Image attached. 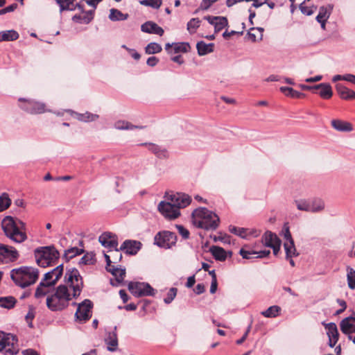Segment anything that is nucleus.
Instances as JSON below:
<instances>
[{"mask_svg": "<svg viewBox=\"0 0 355 355\" xmlns=\"http://www.w3.org/2000/svg\"><path fill=\"white\" fill-rule=\"evenodd\" d=\"M64 284L53 286L46 295V306L52 311H62L68 306L72 298L80 295L83 288V278L79 271L75 268H68L64 275Z\"/></svg>", "mask_w": 355, "mask_h": 355, "instance_id": "nucleus-1", "label": "nucleus"}, {"mask_svg": "<svg viewBox=\"0 0 355 355\" xmlns=\"http://www.w3.org/2000/svg\"><path fill=\"white\" fill-rule=\"evenodd\" d=\"M194 226L205 230H215L219 225V216L205 207L196 209L191 215Z\"/></svg>", "mask_w": 355, "mask_h": 355, "instance_id": "nucleus-2", "label": "nucleus"}, {"mask_svg": "<svg viewBox=\"0 0 355 355\" xmlns=\"http://www.w3.org/2000/svg\"><path fill=\"white\" fill-rule=\"evenodd\" d=\"M1 227L6 236L15 243H22L27 239L26 225L21 220L6 216L2 220Z\"/></svg>", "mask_w": 355, "mask_h": 355, "instance_id": "nucleus-3", "label": "nucleus"}, {"mask_svg": "<svg viewBox=\"0 0 355 355\" xmlns=\"http://www.w3.org/2000/svg\"><path fill=\"white\" fill-rule=\"evenodd\" d=\"M38 277V270L31 266H21L10 271L12 280L15 285L21 288H26L35 284Z\"/></svg>", "mask_w": 355, "mask_h": 355, "instance_id": "nucleus-4", "label": "nucleus"}, {"mask_svg": "<svg viewBox=\"0 0 355 355\" xmlns=\"http://www.w3.org/2000/svg\"><path fill=\"white\" fill-rule=\"evenodd\" d=\"M63 270V264H60L51 271L46 272L36 288L35 297L39 299L47 295L62 275Z\"/></svg>", "mask_w": 355, "mask_h": 355, "instance_id": "nucleus-5", "label": "nucleus"}, {"mask_svg": "<svg viewBox=\"0 0 355 355\" xmlns=\"http://www.w3.org/2000/svg\"><path fill=\"white\" fill-rule=\"evenodd\" d=\"M59 255L58 251L53 246L42 247L35 250L37 263L42 268L52 266L58 259Z\"/></svg>", "mask_w": 355, "mask_h": 355, "instance_id": "nucleus-6", "label": "nucleus"}, {"mask_svg": "<svg viewBox=\"0 0 355 355\" xmlns=\"http://www.w3.org/2000/svg\"><path fill=\"white\" fill-rule=\"evenodd\" d=\"M0 352L5 354H17L19 352L17 337L12 334L0 331Z\"/></svg>", "mask_w": 355, "mask_h": 355, "instance_id": "nucleus-7", "label": "nucleus"}, {"mask_svg": "<svg viewBox=\"0 0 355 355\" xmlns=\"http://www.w3.org/2000/svg\"><path fill=\"white\" fill-rule=\"evenodd\" d=\"M128 290L136 297L154 296L155 291L150 285L145 282H133L128 284Z\"/></svg>", "mask_w": 355, "mask_h": 355, "instance_id": "nucleus-8", "label": "nucleus"}, {"mask_svg": "<svg viewBox=\"0 0 355 355\" xmlns=\"http://www.w3.org/2000/svg\"><path fill=\"white\" fill-rule=\"evenodd\" d=\"M177 237L175 233L169 231L158 232L154 238V243L160 248H171L176 243Z\"/></svg>", "mask_w": 355, "mask_h": 355, "instance_id": "nucleus-9", "label": "nucleus"}, {"mask_svg": "<svg viewBox=\"0 0 355 355\" xmlns=\"http://www.w3.org/2000/svg\"><path fill=\"white\" fill-rule=\"evenodd\" d=\"M19 101L21 102L20 107L28 113L31 114H37L45 112V104L35 101L33 100H26L20 98Z\"/></svg>", "mask_w": 355, "mask_h": 355, "instance_id": "nucleus-10", "label": "nucleus"}, {"mask_svg": "<svg viewBox=\"0 0 355 355\" xmlns=\"http://www.w3.org/2000/svg\"><path fill=\"white\" fill-rule=\"evenodd\" d=\"M92 306L93 304L89 300H85L80 303L75 313L76 320L81 322L88 320L92 316Z\"/></svg>", "mask_w": 355, "mask_h": 355, "instance_id": "nucleus-11", "label": "nucleus"}, {"mask_svg": "<svg viewBox=\"0 0 355 355\" xmlns=\"http://www.w3.org/2000/svg\"><path fill=\"white\" fill-rule=\"evenodd\" d=\"M159 211L166 218L175 219L180 215L178 208L171 202L162 201L158 205Z\"/></svg>", "mask_w": 355, "mask_h": 355, "instance_id": "nucleus-12", "label": "nucleus"}, {"mask_svg": "<svg viewBox=\"0 0 355 355\" xmlns=\"http://www.w3.org/2000/svg\"><path fill=\"white\" fill-rule=\"evenodd\" d=\"M18 257L19 253L15 248L0 244V263L13 261Z\"/></svg>", "mask_w": 355, "mask_h": 355, "instance_id": "nucleus-13", "label": "nucleus"}, {"mask_svg": "<svg viewBox=\"0 0 355 355\" xmlns=\"http://www.w3.org/2000/svg\"><path fill=\"white\" fill-rule=\"evenodd\" d=\"M168 200L176 206L178 208V210H180V208L186 207L191 202V197L189 195L182 193L171 194L168 198Z\"/></svg>", "mask_w": 355, "mask_h": 355, "instance_id": "nucleus-14", "label": "nucleus"}, {"mask_svg": "<svg viewBox=\"0 0 355 355\" xmlns=\"http://www.w3.org/2000/svg\"><path fill=\"white\" fill-rule=\"evenodd\" d=\"M98 241L105 248L110 250L118 247V238L116 234L111 232H104L98 237Z\"/></svg>", "mask_w": 355, "mask_h": 355, "instance_id": "nucleus-15", "label": "nucleus"}, {"mask_svg": "<svg viewBox=\"0 0 355 355\" xmlns=\"http://www.w3.org/2000/svg\"><path fill=\"white\" fill-rule=\"evenodd\" d=\"M327 330V334L329 338V345L334 347L337 343L339 338V333L336 324L334 322L325 323L322 322Z\"/></svg>", "mask_w": 355, "mask_h": 355, "instance_id": "nucleus-16", "label": "nucleus"}, {"mask_svg": "<svg viewBox=\"0 0 355 355\" xmlns=\"http://www.w3.org/2000/svg\"><path fill=\"white\" fill-rule=\"evenodd\" d=\"M141 243L135 240H125L120 247V250L126 254L135 255L141 248Z\"/></svg>", "mask_w": 355, "mask_h": 355, "instance_id": "nucleus-17", "label": "nucleus"}, {"mask_svg": "<svg viewBox=\"0 0 355 355\" xmlns=\"http://www.w3.org/2000/svg\"><path fill=\"white\" fill-rule=\"evenodd\" d=\"M204 19L214 26L215 33L220 31L228 25V21L225 17L205 16Z\"/></svg>", "mask_w": 355, "mask_h": 355, "instance_id": "nucleus-18", "label": "nucleus"}, {"mask_svg": "<svg viewBox=\"0 0 355 355\" xmlns=\"http://www.w3.org/2000/svg\"><path fill=\"white\" fill-rule=\"evenodd\" d=\"M340 327L341 331L347 336L355 333V317L349 316L343 319Z\"/></svg>", "mask_w": 355, "mask_h": 355, "instance_id": "nucleus-19", "label": "nucleus"}, {"mask_svg": "<svg viewBox=\"0 0 355 355\" xmlns=\"http://www.w3.org/2000/svg\"><path fill=\"white\" fill-rule=\"evenodd\" d=\"M141 30L144 33L150 34H156L162 36L164 31V29L159 26L156 23L148 21L141 26Z\"/></svg>", "mask_w": 355, "mask_h": 355, "instance_id": "nucleus-20", "label": "nucleus"}, {"mask_svg": "<svg viewBox=\"0 0 355 355\" xmlns=\"http://www.w3.org/2000/svg\"><path fill=\"white\" fill-rule=\"evenodd\" d=\"M68 112H70L72 116L76 117L78 121L88 123L97 120L99 118V116L96 114H92L89 112H86L85 113L80 114L72 110H68Z\"/></svg>", "mask_w": 355, "mask_h": 355, "instance_id": "nucleus-21", "label": "nucleus"}, {"mask_svg": "<svg viewBox=\"0 0 355 355\" xmlns=\"http://www.w3.org/2000/svg\"><path fill=\"white\" fill-rule=\"evenodd\" d=\"M336 90L341 98L345 100L355 98V92L348 89L342 84H337Z\"/></svg>", "mask_w": 355, "mask_h": 355, "instance_id": "nucleus-22", "label": "nucleus"}, {"mask_svg": "<svg viewBox=\"0 0 355 355\" xmlns=\"http://www.w3.org/2000/svg\"><path fill=\"white\" fill-rule=\"evenodd\" d=\"M261 241L265 246L270 247L272 245H275L276 243H279L281 240L278 236L270 231H267L263 235Z\"/></svg>", "mask_w": 355, "mask_h": 355, "instance_id": "nucleus-23", "label": "nucleus"}, {"mask_svg": "<svg viewBox=\"0 0 355 355\" xmlns=\"http://www.w3.org/2000/svg\"><path fill=\"white\" fill-rule=\"evenodd\" d=\"M114 127L119 130H132L135 129H143L144 127L141 125H135L131 123L124 120H119L114 123Z\"/></svg>", "mask_w": 355, "mask_h": 355, "instance_id": "nucleus-24", "label": "nucleus"}, {"mask_svg": "<svg viewBox=\"0 0 355 355\" xmlns=\"http://www.w3.org/2000/svg\"><path fill=\"white\" fill-rule=\"evenodd\" d=\"M333 9V4H328L327 6H321L319 9L318 15L316 16V21L328 20Z\"/></svg>", "mask_w": 355, "mask_h": 355, "instance_id": "nucleus-25", "label": "nucleus"}, {"mask_svg": "<svg viewBox=\"0 0 355 355\" xmlns=\"http://www.w3.org/2000/svg\"><path fill=\"white\" fill-rule=\"evenodd\" d=\"M209 252L211 253L214 259L217 261H223L227 258V252L221 247L215 245L211 246L209 248Z\"/></svg>", "mask_w": 355, "mask_h": 355, "instance_id": "nucleus-26", "label": "nucleus"}, {"mask_svg": "<svg viewBox=\"0 0 355 355\" xmlns=\"http://www.w3.org/2000/svg\"><path fill=\"white\" fill-rule=\"evenodd\" d=\"M196 49L199 55H205L214 51V44H206L203 41L198 42Z\"/></svg>", "mask_w": 355, "mask_h": 355, "instance_id": "nucleus-27", "label": "nucleus"}, {"mask_svg": "<svg viewBox=\"0 0 355 355\" xmlns=\"http://www.w3.org/2000/svg\"><path fill=\"white\" fill-rule=\"evenodd\" d=\"M309 212H319L324 209V202L320 198L309 200Z\"/></svg>", "mask_w": 355, "mask_h": 355, "instance_id": "nucleus-28", "label": "nucleus"}, {"mask_svg": "<svg viewBox=\"0 0 355 355\" xmlns=\"http://www.w3.org/2000/svg\"><path fill=\"white\" fill-rule=\"evenodd\" d=\"M284 248L286 252V259L295 257L299 255V253L295 248L293 240H291L290 241H285Z\"/></svg>", "mask_w": 355, "mask_h": 355, "instance_id": "nucleus-29", "label": "nucleus"}, {"mask_svg": "<svg viewBox=\"0 0 355 355\" xmlns=\"http://www.w3.org/2000/svg\"><path fill=\"white\" fill-rule=\"evenodd\" d=\"M331 125L336 130L342 132H349L353 129L351 123L340 120L331 121Z\"/></svg>", "mask_w": 355, "mask_h": 355, "instance_id": "nucleus-30", "label": "nucleus"}, {"mask_svg": "<svg viewBox=\"0 0 355 355\" xmlns=\"http://www.w3.org/2000/svg\"><path fill=\"white\" fill-rule=\"evenodd\" d=\"M19 33L14 30L0 32V42L15 41L19 38Z\"/></svg>", "mask_w": 355, "mask_h": 355, "instance_id": "nucleus-31", "label": "nucleus"}, {"mask_svg": "<svg viewBox=\"0 0 355 355\" xmlns=\"http://www.w3.org/2000/svg\"><path fill=\"white\" fill-rule=\"evenodd\" d=\"M105 343L107 345V349L109 351H115L118 346L116 334L114 332L109 333L107 338L105 339Z\"/></svg>", "mask_w": 355, "mask_h": 355, "instance_id": "nucleus-32", "label": "nucleus"}, {"mask_svg": "<svg viewBox=\"0 0 355 355\" xmlns=\"http://www.w3.org/2000/svg\"><path fill=\"white\" fill-rule=\"evenodd\" d=\"M128 18V14H123L117 9L112 8L110 11L109 19L112 21H124Z\"/></svg>", "mask_w": 355, "mask_h": 355, "instance_id": "nucleus-33", "label": "nucleus"}, {"mask_svg": "<svg viewBox=\"0 0 355 355\" xmlns=\"http://www.w3.org/2000/svg\"><path fill=\"white\" fill-rule=\"evenodd\" d=\"M17 302L16 299L12 296L0 297V306L7 309L13 308Z\"/></svg>", "mask_w": 355, "mask_h": 355, "instance_id": "nucleus-34", "label": "nucleus"}, {"mask_svg": "<svg viewBox=\"0 0 355 355\" xmlns=\"http://www.w3.org/2000/svg\"><path fill=\"white\" fill-rule=\"evenodd\" d=\"M280 91L287 96L295 98H300L304 96L303 93L293 89L292 87H281Z\"/></svg>", "mask_w": 355, "mask_h": 355, "instance_id": "nucleus-35", "label": "nucleus"}, {"mask_svg": "<svg viewBox=\"0 0 355 355\" xmlns=\"http://www.w3.org/2000/svg\"><path fill=\"white\" fill-rule=\"evenodd\" d=\"M320 86L322 87L320 89L319 95L324 99L330 98L333 95L331 85L328 83H320Z\"/></svg>", "mask_w": 355, "mask_h": 355, "instance_id": "nucleus-36", "label": "nucleus"}, {"mask_svg": "<svg viewBox=\"0 0 355 355\" xmlns=\"http://www.w3.org/2000/svg\"><path fill=\"white\" fill-rule=\"evenodd\" d=\"M56 3L60 6V11L62 12L64 10H74L73 2L75 0H55Z\"/></svg>", "mask_w": 355, "mask_h": 355, "instance_id": "nucleus-37", "label": "nucleus"}, {"mask_svg": "<svg viewBox=\"0 0 355 355\" xmlns=\"http://www.w3.org/2000/svg\"><path fill=\"white\" fill-rule=\"evenodd\" d=\"M173 53H187L190 49V46L187 42H175L173 43Z\"/></svg>", "mask_w": 355, "mask_h": 355, "instance_id": "nucleus-38", "label": "nucleus"}, {"mask_svg": "<svg viewBox=\"0 0 355 355\" xmlns=\"http://www.w3.org/2000/svg\"><path fill=\"white\" fill-rule=\"evenodd\" d=\"M347 280L350 289H355V270L352 268L347 267Z\"/></svg>", "mask_w": 355, "mask_h": 355, "instance_id": "nucleus-39", "label": "nucleus"}, {"mask_svg": "<svg viewBox=\"0 0 355 355\" xmlns=\"http://www.w3.org/2000/svg\"><path fill=\"white\" fill-rule=\"evenodd\" d=\"M281 309L278 306H271L261 312V315L266 318H275L279 315Z\"/></svg>", "mask_w": 355, "mask_h": 355, "instance_id": "nucleus-40", "label": "nucleus"}, {"mask_svg": "<svg viewBox=\"0 0 355 355\" xmlns=\"http://www.w3.org/2000/svg\"><path fill=\"white\" fill-rule=\"evenodd\" d=\"M162 50V46L156 42L149 43L145 48V53L146 54H155L161 52Z\"/></svg>", "mask_w": 355, "mask_h": 355, "instance_id": "nucleus-41", "label": "nucleus"}, {"mask_svg": "<svg viewBox=\"0 0 355 355\" xmlns=\"http://www.w3.org/2000/svg\"><path fill=\"white\" fill-rule=\"evenodd\" d=\"M11 205V199L7 193L0 196V212L7 209Z\"/></svg>", "mask_w": 355, "mask_h": 355, "instance_id": "nucleus-42", "label": "nucleus"}, {"mask_svg": "<svg viewBox=\"0 0 355 355\" xmlns=\"http://www.w3.org/2000/svg\"><path fill=\"white\" fill-rule=\"evenodd\" d=\"M229 231L231 233L236 234L243 239H246L248 236L247 232L248 231V229H245L243 227H237L235 226L230 225L229 227Z\"/></svg>", "mask_w": 355, "mask_h": 355, "instance_id": "nucleus-43", "label": "nucleus"}, {"mask_svg": "<svg viewBox=\"0 0 355 355\" xmlns=\"http://www.w3.org/2000/svg\"><path fill=\"white\" fill-rule=\"evenodd\" d=\"M149 150L154 153L159 157H166L167 152L165 149H162L157 145L149 144Z\"/></svg>", "mask_w": 355, "mask_h": 355, "instance_id": "nucleus-44", "label": "nucleus"}, {"mask_svg": "<svg viewBox=\"0 0 355 355\" xmlns=\"http://www.w3.org/2000/svg\"><path fill=\"white\" fill-rule=\"evenodd\" d=\"M200 25V20L198 18H192L188 23H187V31L189 32V33L193 34L196 33L197 28Z\"/></svg>", "mask_w": 355, "mask_h": 355, "instance_id": "nucleus-45", "label": "nucleus"}, {"mask_svg": "<svg viewBox=\"0 0 355 355\" xmlns=\"http://www.w3.org/2000/svg\"><path fill=\"white\" fill-rule=\"evenodd\" d=\"M121 251L122 250L118 247L109 250L108 252L111 254L112 263H116L121 260L123 256Z\"/></svg>", "mask_w": 355, "mask_h": 355, "instance_id": "nucleus-46", "label": "nucleus"}, {"mask_svg": "<svg viewBox=\"0 0 355 355\" xmlns=\"http://www.w3.org/2000/svg\"><path fill=\"white\" fill-rule=\"evenodd\" d=\"M140 4L151 7L154 9H158L160 8L162 3V0H141L139 1Z\"/></svg>", "mask_w": 355, "mask_h": 355, "instance_id": "nucleus-47", "label": "nucleus"}, {"mask_svg": "<svg viewBox=\"0 0 355 355\" xmlns=\"http://www.w3.org/2000/svg\"><path fill=\"white\" fill-rule=\"evenodd\" d=\"M298 210L309 212V200H296L294 201Z\"/></svg>", "mask_w": 355, "mask_h": 355, "instance_id": "nucleus-48", "label": "nucleus"}, {"mask_svg": "<svg viewBox=\"0 0 355 355\" xmlns=\"http://www.w3.org/2000/svg\"><path fill=\"white\" fill-rule=\"evenodd\" d=\"M83 252V250L79 249L77 247L71 248L65 251L64 256L67 259H72L76 255L81 254Z\"/></svg>", "mask_w": 355, "mask_h": 355, "instance_id": "nucleus-49", "label": "nucleus"}, {"mask_svg": "<svg viewBox=\"0 0 355 355\" xmlns=\"http://www.w3.org/2000/svg\"><path fill=\"white\" fill-rule=\"evenodd\" d=\"M304 3H305V1L300 3V9L303 14L310 16L317 9V6H313L311 7H308V6H304Z\"/></svg>", "mask_w": 355, "mask_h": 355, "instance_id": "nucleus-50", "label": "nucleus"}, {"mask_svg": "<svg viewBox=\"0 0 355 355\" xmlns=\"http://www.w3.org/2000/svg\"><path fill=\"white\" fill-rule=\"evenodd\" d=\"M123 272H115V275H113V276L115 277V281L116 282V284H114L112 280H111V284L113 286H118L119 284H121L125 277V268H122Z\"/></svg>", "mask_w": 355, "mask_h": 355, "instance_id": "nucleus-51", "label": "nucleus"}, {"mask_svg": "<svg viewBox=\"0 0 355 355\" xmlns=\"http://www.w3.org/2000/svg\"><path fill=\"white\" fill-rule=\"evenodd\" d=\"M178 289L176 288H171L168 293L167 296L164 299V302L166 304H170L174 300L177 295Z\"/></svg>", "mask_w": 355, "mask_h": 355, "instance_id": "nucleus-52", "label": "nucleus"}, {"mask_svg": "<svg viewBox=\"0 0 355 355\" xmlns=\"http://www.w3.org/2000/svg\"><path fill=\"white\" fill-rule=\"evenodd\" d=\"M35 312L34 308L33 306H30L28 312L26 315V320L28 324V327H30L31 328L33 327L32 321H33V318H35Z\"/></svg>", "mask_w": 355, "mask_h": 355, "instance_id": "nucleus-53", "label": "nucleus"}, {"mask_svg": "<svg viewBox=\"0 0 355 355\" xmlns=\"http://www.w3.org/2000/svg\"><path fill=\"white\" fill-rule=\"evenodd\" d=\"M257 254V251L254 250H246L244 248H241L239 251V254L245 259H250L252 257V255H255Z\"/></svg>", "mask_w": 355, "mask_h": 355, "instance_id": "nucleus-54", "label": "nucleus"}, {"mask_svg": "<svg viewBox=\"0 0 355 355\" xmlns=\"http://www.w3.org/2000/svg\"><path fill=\"white\" fill-rule=\"evenodd\" d=\"M93 263V256L92 254H87L84 255L80 260V263L82 264H91Z\"/></svg>", "mask_w": 355, "mask_h": 355, "instance_id": "nucleus-55", "label": "nucleus"}, {"mask_svg": "<svg viewBox=\"0 0 355 355\" xmlns=\"http://www.w3.org/2000/svg\"><path fill=\"white\" fill-rule=\"evenodd\" d=\"M177 228L180 235L184 239H188L189 236V232L182 225H177Z\"/></svg>", "mask_w": 355, "mask_h": 355, "instance_id": "nucleus-56", "label": "nucleus"}, {"mask_svg": "<svg viewBox=\"0 0 355 355\" xmlns=\"http://www.w3.org/2000/svg\"><path fill=\"white\" fill-rule=\"evenodd\" d=\"M17 8V3H12L0 10V14L4 15L7 12H12Z\"/></svg>", "mask_w": 355, "mask_h": 355, "instance_id": "nucleus-57", "label": "nucleus"}, {"mask_svg": "<svg viewBox=\"0 0 355 355\" xmlns=\"http://www.w3.org/2000/svg\"><path fill=\"white\" fill-rule=\"evenodd\" d=\"M106 270L110 272L112 275H115V272H123L121 268L115 267L114 265L110 264V266H106Z\"/></svg>", "mask_w": 355, "mask_h": 355, "instance_id": "nucleus-58", "label": "nucleus"}, {"mask_svg": "<svg viewBox=\"0 0 355 355\" xmlns=\"http://www.w3.org/2000/svg\"><path fill=\"white\" fill-rule=\"evenodd\" d=\"M106 270L110 272L112 275H115V272H123L121 268L115 267L114 265L110 264V266H106Z\"/></svg>", "mask_w": 355, "mask_h": 355, "instance_id": "nucleus-59", "label": "nucleus"}, {"mask_svg": "<svg viewBox=\"0 0 355 355\" xmlns=\"http://www.w3.org/2000/svg\"><path fill=\"white\" fill-rule=\"evenodd\" d=\"M159 62V59L155 56H151L148 58L146 64L150 67H155Z\"/></svg>", "mask_w": 355, "mask_h": 355, "instance_id": "nucleus-60", "label": "nucleus"}, {"mask_svg": "<svg viewBox=\"0 0 355 355\" xmlns=\"http://www.w3.org/2000/svg\"><path fill=\"white\" fill-rule=\"evenodd\" d=\"M284 239L286 240V241H290L291 240H293L289 231V227L286 225L284 227Z\"/></svg>", "mask_w": 355, "mask_h": 355, "instance_id": "nucleus-61", "label": "nucleus"}, {"mask_svg": "<svg viewBox=\"0 0 355 355\" xmlns=\"http://www.w3.org/2000/svg\"><path fill=\"white\" fill-rule=\"evenodd\" d=\"M218 0H202V4H201V7L203 9L207 10V9H208L211 6V5L214 2H216Z\"/></svg>", "mask_w": 355, "mask_h": 355, "instance_id": "nucleus-62", "label": "nucleus"}, {"mask_svg": "<svg viewBox=\"0 0 355 355\" xmlns=\"http://www.w3.org/2000/svg\"><path fill=\"white\" fill-rule=\"evenodd\" d=\"M126 50L130 53V54L131 55V56L135 59V60H139L140 59V54L137 52L135 49H130V48H126Z\"/></svg>", "mask_w": 355, "mask_h": 355, "instance_id": "nucleus-63", "label": "nucleus"}, {"mask_svg": "<svg viewBox=\"0 0 355 355\" xmlns=\"http://www.w3.org/2000/svg\"><path fill=\"white\" fill-rule=\"evenodd\" d=\"M23 355H40L35 350L33 349H27L22 351Z\"/></svg>", "mask_w": 355, "mask_h": 355, "instance_id": "nucleus-64", "label": "nucleus"}]
</instances>
